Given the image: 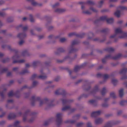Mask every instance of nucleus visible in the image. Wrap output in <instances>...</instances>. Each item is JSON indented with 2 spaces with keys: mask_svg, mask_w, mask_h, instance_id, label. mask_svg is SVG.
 <instances>
[{
  "mask_svg": "<svg viewBox=\"0 0 127 127\" xmlns=\"http://www.w3.org/2000/svg\"><path fill=\"white\" fill-rule=\"evenodd\" d=\"M101 19L102 20H106L107 22L108 23H112L113 22V19L112 18L107 19L105 16L102 17Z\"/></svg>",
  "mask_w": 127,
  "mask_h": 127,
  "instance_id": "7ed1b4c3",
  "label": "nucleus"
},
{
  "mask_svg": "<svg viewBox=\"0 0 127 127\" xmlns=\"http://www.w3.org/2000/svg\"><path fill=\"white\" fill-rule=\"evenodd\" d=\"M65 39L64 38H62L61 39L60 41L62 42H63L65 40Z\"/></svg>",
  "mask_w": 127,
  "mask_h": 127,
  "instance_id": "6e6552de",
  "label": "nucleus"
},
{
  "mask_svg": "<svg viewBox=\"0 0 127 127\" xmlns=\"http://www.w3.org/2000/svg\"><path fill=\"white\" fill-rule=\"evenodd\" d=\"M63 109V110H64V108Z\"/></svg>",
  "mask_w": 127,
  "mask_h": 127,
  "instance_id": "cd10ccee",
  "label": "nucleus"
},
{
  "mask_svg": "<svg viewBox=\"0 0 127 127\" xmlns=\"http://www.w3.org/2000/svg\"><path fill=\"white\" fill-rule=\"evenodd\" d=\"M86 13H88L87 12H86Z\"/></svg>",
  "mask_w": 127,
  "mask_h": 127,
  "instance_id": "bb28decb",
  "label": "nucleus"
},
{
  "mask_svg": "<svg viewBox=\"0 0 127 127\" xmlns=\"http://www.w3.org/2000/svg\"><path fill=\"white\" fill-rule=\"evenodd\" d=\"M24 60H20L19 62L20 63H23L24 62Z\"/></svg>",
  "mask_w": 127,
  "mask_h": 127,
  "instance_id": "dca6fc26",
  "label": "nucleus"
},
{
  "mask_svg": "<svg viewBox=\"0 0 127 127\" xmlns=\"http://www.w3.org/2000/svg\"><path fill=\"white\" fill-rule=\"evenodd\" d=\"M36 3L34 2H32V4L33 5H35Z\"/></svg>",
  "mask_w": 127,
  "mask_h": 127,
  "instance_id": "a211bd4d",
  "label": "nucleus"
},
{
  "mask_svg": "<svg viewBox=\"0 0 127 127\" xmlns=\"http://www.w3.org/2000/svg\"><path fill=\"white\" fill-rule=\"evenodd\" d=\"M126 25L127 26V23H126Z\"/></svg>",
  "mask_w": 127,
  "mask_h": 127,
  "instance_id": "b1692460",
  "label": "nucleus"
},
{
  "mask_svg": "<svg viewBox=\"0 0 127 127\" xmlns=\"http://www.w3.org/2000/svg\"><path fill=\"white\" fill-rule=\"evenodd\" d=\"M100 113V112L99 111L94 112L92 113L91 115L92 116H94L95 115H99Z\"/></svg>",
  "mask_w": 127,
  "mask_h": 127,
  "instance_id": "20e7f679",
  "label": "nucleus"
},
{
  "mask_svg": "<svg viewBox=\"0 0 127 127\" xmlns=\"http://www.w3.org/2000/svg\"><path fill=\"white\" fill-rule=\"evenodd\" d=\"M56 11L58 12H61L62 11V10L60 9H58L56 10Z\"/></svg>",
  "mask_w": 127,
  "mask_h": 127,
  "instance_id": "9d476101",
  "label": "nucleus"
},
{
  "mask_svg": "<svg viewBox=\"0 0 127 127\" xmlns=\"http://www.w3.org/2000/svg\"><path fill=\"white\" fill-rule=\"evenodd\" d=\"M26 66H28L27 64L26 65Z\"/></svg>",
  "mask_w": 127,
  "mask_h": 127,
  "instance_id": "a878e982",
  "label": "nucleus"
},
{
  "mask_svg": "<svg viewBox=\"0 0 127 127\" xmlns=\"http://www.w3.org/2000/svg\"><path fill=\"white\" fill-rule=\"evenodd\" d=\"M119 94L121 96L123 95V89H120L119 91Z\"/></svg>",
  "mask_w": 127,
  "mask_h": 127,
  "instance_id": "39448f33",
  "label": "nucleus"
},
{
  "mask_svg": "<svg viewBox=\"0 0 127 127\" xmlns=\"http://www.w3.org/2000/svg\"><path fill=\"white\" fill-rule=\"evenodd\" d=\"M23 42H24L23 41H22L19 42V43L20 45H21L23 43Z\"/></svg>",
  "mask_w": 127,
  "mask_h": 127,
  "instance_id": "4468645a",
  "label": "nucleus"
},
{
  "mask_svg": "<svg viewBox=\"0 0 127 127\" xmlns=\"http://www.w3.org/2000/svg\"><path fill=\"white\" fill-rule=\"evenodd\" d=\"M91 10L92 11H95L94 9H93V8Z\"/></svg>",
  "mask_w": 127,
  "mask_h": 127,
  "instance_id": "412c9836",
  "label": "nucleus"
},
{
  "mask_svg": "<svg viewBox=\"0 0 127 127\" xmlns=\"http://www.w3.org/2000/svg\"><path fill=\"white\" fill-rule=\"evenodd\" d=\"M126 8V7L124 6H120L118 8V10H117L115 13L114 14L116 16L119 17L120 15L121 10H122L125 9Z\"/></svg>",
  "mask_w": 127,
  "mask_h": 127,
  "instance_id": "f03ea898",
  "label": "nucleus"
},
{
  "mask_svg": "<svg viewBox=\"0 0 127 127\" xmlns=\"http://www.w3.org/2000/svg\"><path fill=\"white\" fill-rule=\"evenodd\" d=\"M13 94V93L12 92H10L8 94V95L9 96H11Z\"/></svg>",
  "mask_w": 127,
  "mask_h": 127,
  "instance_id": "9b49d317",
  "label": "nucleus"
},
{
  "mask_svg": "<svg viewBox=\"0 0 127 127\" xmlns=\"http://www.w3.org/2000/svg\"><path fill=\"white\" fill-rule=\"evenodd\" d=\"M116 80L115 79H113L112 80V82L114 84V83L116 82Z\"/></svg>",
  "mask_w": 127,
  "mask_h": 127,
  "instance_id": "f8f14e48",
  "label": "nucleus"
},
{
  "mask_svg": "<svg viewBox=\"0 0 127 127\" xmlns=\"http://www.w3.org/2000/svg\"><path fill=\"white\" fill-rule=\"evenodd\" d=\"M116 0H110V1H115Z\"/></svg>",
  "mask_w": 127,
  "mask_h": 127,
  "instance_id": "aec40b11",
  "label": "nucleus"
},
{
  "mask_svg": "<svg viewBox=\"0 0 127 127\" xmlns=\"http://www.w3.org/2000/svg\"><path fill=\"white\" fill-rule=\"evenodd\" d=\"M26 19V18H23V19L24 20H25Z\"/></svg>",
  "mask_w": 127,
  "mask_h": 127,
  "instance_id": "5701e85b",
  "label": "nucleus"
},
{
  "mask_svg": "<svg viewBox=\"0 0 127 127\" xmlns=\"http://www.w3.org/2000/svg\"><path fill=\"white\" fill-rule=\"evenodd\" d=\"M39 78L42 79H44L45 78V77L44 76H39Z\"/></svg>",
  "mask_w": 127,
  "mask_h": 127,
  "instance_id": "2eb2a0df",
  "label": "nucleus"
},
{
  "mask_svg": "<svg viewBox=\"0 0 127 127\" xmlns=\"http://www.w3.org/2000/svg\"><path fill=\"white\" fill-rule=\"evenodd\" d=\"M110 125H108L107 126L104 127H110Z\"/></svg>",
  "mask_w": 127,
  "mask_h": 127,
  "instance_id": "6ab92c4d",
  "label": "nucleus"
},
{
  "mask_svg": "<svg viewBox=\"0 0 127 127\" xmlns=\"http://www.w3.org/2000/svg\"><path fill=\"white\" fill-rule=\"evenodd\" d=\"M115 35L119 34V37L121 38L125 37L127 35V34L124 32H122L121 29L120 28H117L115 31Z\"/></svg>",
  "mask_w": 127,
  "mask_h": 127,
  "instance_id": "f257e3e1",
  "label": "nucleus"
},
{
  "mask_svg": "<svg viewBox=\"0 0 127 127\" xmlns=\"http://www.w3.org/2000/svg\"><path fill=\"white\" fill-rule=\"evenodd\" d=\"M115 36V35H112L111 36V37H112V38H113V37H114Z\"/></svg>",
  "mask_w": 127,
  "mask_h": 127,
  "instance_id": "4be33fe9",
  "label": "nucleus"
},
{
  "mask_svg": "<svg viewBox=\"0 0 127 127\" xmlns=\"http://www.w3.org/2000/svg\"><path fill=\"white\" fill-rule=\"evenodd\" d=\"M113 94H111V96H112V95Z\"/></svg>",
  "mask_w": 127,
  "mask_h": 127,
  "instance_id": "393cba45",
  "label": "nucleus"
},
{
  "mask_svg": "<svg viewBox=\"0 0 127 127\" xmlns=\"http://www.w3.org/2000/svg\"><path fill=\"white\" fill-rule=\"evenodd\" d=\"M18 37H20V36L21 37H22V36H23V34H18Z\"/></svg>",
  "mask_w": 127,
  "mask_h": 127,
  "instance_id": "ddd939ff",
  "label": "nucleus"
},
{
  "mask_svg": "<svg viewBox=\"0 0 127 127\" xmlns=\"http://www.w3.org/2000/svg\"><path fill=\"white\" fill-rule=\"evenodd\" d=\"M103 2V1H100L99 3H98V5H99V7H100L101 6V5L102 4Z\"/></svg>",
  "mask_w": 127,
  "mask_h": 127,
  "instance_id": "0eeeda50",
  "label": "nucleus"
},
{
  "mask_svg": "<svg viewBox=\"0 0 127 127\" xmlns=\"http://www.w3.org/2000/svg\"><path fill=\"white\" fill-rule=\"evenodd\" d=\"M61 115L60 114H58L57 115V117H60L61 116Z\"/></svg>",
  "mask_w": 127,
  "mask_h": 127,
  "instance_id": "f3484780",
  "label": "nucleus"
},
{
  "mask_svg": "<svg viewBox=\"0 0 127 127\" xmlns=\"http://www.w3.org/2000/svg\"><path fill=\"white\" fill-rule=\"evenodd\" d=\"M59 4V3H57L54 4L53 5L52 7L53 8H55V7H56Z\"/></svg>",
  "mask_w": 127,
  "mask_h": 127,
  "instance_id": "423d86ee",
  "label": "nucleus"
},
{
  "mask_svg": "<svg viewBox=\"0 0 127 127\" xmlns=\"http://www.w3.org/2000/svg\"><path fill=\"white\" fill-rule=\"evenodd\" d=\"M100 121V119H98L95 121V123H99V121Z\"/></svg>",
  "mask_w": 127,
  "mask_h": 127,
  "instance_id": "1a4fd4ad",
  "label": "nucleus"
}]
</instances>
